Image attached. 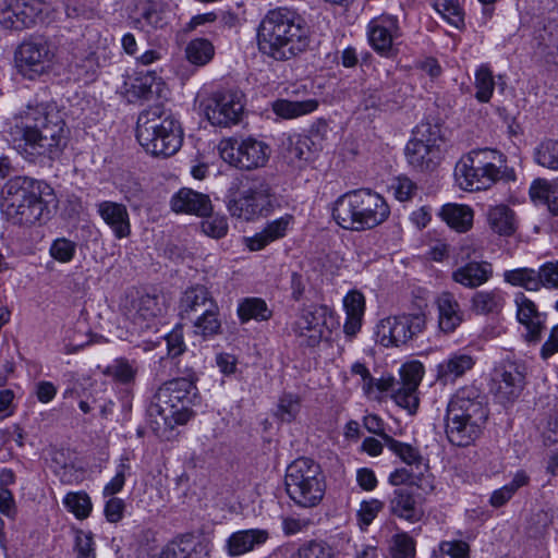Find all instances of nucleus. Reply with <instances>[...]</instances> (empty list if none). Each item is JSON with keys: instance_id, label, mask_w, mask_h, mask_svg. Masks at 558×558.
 Here are the masks:
<instances>
[{"instance_id": "obj_23", "label": "nucleus", "mask_w": 558, "mask_h": 558, "mask_svg": "<svg viewBox=\"0 0 558 558\" xmlns=\"http://www.w3.org/2000/svg\"><path fill=\"white\" fill-rule=\"evenodd\" d=\"M96 208L100 218L117 239L121 240L131 234L130 215L124 204L102 201L96 205Z\"/></svg>"}, {"instance_id": "obj_19", "label": "nucleus", "mask_w": 558, "mask_h": 558, "mask_svg": "<svg viewBox=\"0 0 558 558\" xmlns=\"http://www.w3.org/2000/svg\"><path fill=\"white\" fill-rule=\"evenodd\" d=\"M367 39L371 47L384 57H388L395 40L400 36L397 16L381 14L373 17L367 24Z\"/></svg>"}, {"instance_id": "obj_27", "label": "nucleus", "mask_w": 558, "mask_h": 558, "mask_svg": "<svg viewBox=\"0 0 558 558\" xmlns=\"http://www.w3.org/2000/svg\"><path fill=\"white\" fill-rule=\"evenodd\" d=\"M209 553V542L196 541L191 535H184L169 543L158 558H208Z\"/></svg>"}, {"instance_id": "obj_33", "label": "nucleus", "mask_w": 558, "mask_h": 558, "mask_svg": "<svg viewBox=\"0 0 558 558\" xmlns=\"http://www.w3.org/2000/svg\"><path fill=\"white\" fill-rule=\"evenodd\" d=\"M439 327L445 332H452L463 320V313L458 301L449 292H444L437 300Z\"/></svg>"}, {"instance_id": "obj_52", "label": "nucleus", "mask_w": 558, "mask_h": 558, "mask_svg": "<svg viewBox=\"0 0 558 558\" xmlns=\"http://www.w3.org/2000/svg\"><path fill=\"white\" fill-rule=\"evenodd\" d=\"M391 555L393 558H414L415 541L407 533L396 534L392 538Z\"/></svg>"}, {"instance_id": "obj_1", "label": "nucleus", "mask_w": 558, "mask_h": 558, "mask_svg": "<svg viewBox=\"0 0 558 558\" xmlns=\"http://www.w3.org/2000/svg\"><path fill=\"white\" fill-rule=\"evenodd\" d=\"M22 138L17 151L29 162L53 159L65 146V123L56 106H27L19 117Z\"/></svg>"}, {"instance_id": "obj_56", "label": "nucleus", "mask_w": 558, "mask_h": 558, "mask_svg": "<svg viewBox=\"0 0 558 558\" xmlns=\"http://www.w3.org/2000/svg\"><path fill=\"white\" fill-rule=\"evenodd\" d=\"M300 411V400L291 393L283 395L278 403L277 415L281 421L291 422Z\"/></svg>"}, {"instance_id": "obj_8", "label": "nucleus", "mask_w": 558, "mask_h": 558, "mask_svg": "<svg viewBox=\"0 0 558 558\" xmlns=\"http://www.w3.org/2000/svg\"><path fill=\"white\" fill-rule=\"evenodd\" d=\"M136 138L153 156L170 157L181 147L183 132L172 117H162L159 107L143 111L137 119Z\"/></svg>"}, {"instance_id": "obj_35", "label": "nucleus", "mask_w": 558, "mask_h": 558, "mask_svg": "<svg viewBox=\"0 0 558 558\" xmlns=\"http://www.w3.org/2000/svg\"><path fill=\"white\" fill-rule=\"evenodd\" d=\"M441 219L458 232H466L473 226L474 211L468 205L446 204L439 213Z\"/></svg>"}, {"instance_id": "obj_29", "label": "nucleus", "mask_w": 558, "mask_h": 558, "mask_svg": "<svg viewBox=\"0 0 558 558\" xmlns=\"http://www.w3.org/2000/svg\"><path fill=\"white\" fill-rule=\"evenodd\" d=\"M157 76L150 71H138L126 75L121 93L125 96L129 102H134L141 99H148L153 93V87L156 84Z\"/></svg>"}, {"instance_id": "obj_2", "label": "nucleus", "mask_w": 558, "mask_h": 558, "mask_svg": "<svg viewBox=\"0 0 558 558\" xmlns=\"http://www.w3.org/2000/svg\"><path fill=\"white\" fill-rule=\"evenodd\" d=\"M310 43V29L304 20L286 8L268 11L257 28L259 52L277 61L301 54Z\"/></svg>"}, {"instance_id": "obj_28", "label": "nucleus", "mask_w": 558, "mask_h": 558, "mask_svg": "<svg viewBox=\"0 0 558 558\" xmlns=\"http://www.w3.org/2000/svg\"><path fill=\"white\" fill-rule=\"evenodd\" d=\"M475 365V359L469 353L457 351L449 354L437 365V380L442 384H453Z\"/></svg>"}, {"instance_id": "obj_61", "label": "nucleus", "mask_w": 558, "mask_h": 558, "mask_svg": "<svg viewBox=\"0 0 558 558\" xmlns=\"http://www.w3.org/2000/svg\"><path fill=\"white\" fill-rule=\"evenodd\" d=\"M439 550L450 558H470V546L464 541H442Z\"/></svg>"}, {"instance_id": "obj_54", "label": "nucleus", "mask_w": 558, "mask_h": 558, "mask_svg": "<svg viewBox=\"0 0 558 558\" xmlns=\"http://www.w3.org/2000/svg\"><path fill=\"white\" fill-rule=\"evenodd\" d=\"M75 558H96V548L90 532L77 531L74 541Z\"/></svg>"}, {"instance_id": "obj_22", "label": "nucleus", "mask_w": 558, "mask_h": 558, "mask_svg": "<svg viewBox=\"0 0 558 558\" xmlns=\"http://www.w3.org/2000/svg\"><path fill=\"white\" fill-rule=\"evenodd\" d=\"M171 209L177 214H189L199 217L209 215L213 210L208 195L189 187H182L170 199Z\"/></svg>"}, {"instance_id": "obj_44", "label": "nucleus", "mask_w": 558, "mask_h": 558, "mask_svg": "<svg viewBox=\"0 0 558 558\" xmlns=\"http://www.w3.org/2000/svg\"><path fill=\"white\" fill-rule=\"evenodd\" d=\"M185 56L189 62L203 66L210 62L215 56V47L206 38H195L189 41L185 47Z\"/></svg>"}, {"instance_id": "obj_14", "label": "nucleus", "mask_w": 558, "mask_h": 558, "mask_svg": "<svg viewBox=\"0 0 558 558\" xmlns=\"http://www.w3.org/2000/svg\"><path fill=\"white\" fill-rule=\"evenodd\" d=\"M272 205L270 187L264 182H254L242 186L228 197V210L231 216L246 221L268 211Z\"/></svg>"}, {"instance_id": "obj_38", "label": "nucleus", "mask_w": 558, "mask_h": 558, "mask_svg": "<svg viewBox=\"0 0 558 558\" xmlns=\"http://www.w3.org/2000/svg\"><path fill=\"white\" fill-rule=\"evenodd\" d=\"M318 108L316 99H306L302 101H292L288 99H277L271 104L274 113L282 119H295L314 112Z\"/></svg>"}, {"instance_id": "obj_3", "label": "nucleus", "mask_w": 558, "mask_h": 558, "mask_svg": "<svg viewBox=\"0 0 558 558\" xmlns=\"http://www.w3.org/2000/svg\"><path fill=\"white\" fill-rule=\"evenodd\" d=\"M53 189L26 175L11 178L1 190V206L20 225L45 223L57 207Z\"/></svg>"}, {"instance_id": "obj_43", "label": "nucleus", "mask_w": 558, "mask_h": 558, "mask_svg": "<svg viewBox=\"0 0 558 558\" xmlns=\"http://www.w3.org/2000/svg\"><path fill=\"white\" fill-rule=\"evenodd\" d=\"M238 315L242 323L251 319L268 320L272 312L268 308L267 303L259 298H246L239 303Z\"/></svg>"}, {"instance_id": "obj_30", "label": "nucleus", "mask_w": 558, "mask_h": 558, "mask_svg": "<svg viewBox=\"0 0 558 558\" xmlns=\"http://www.w3.org/2000/svg\"><path fill=\"white\" fill-rule=\"evenodd\" d=\"M391 513L411 523L418 522L423 515V508L415 496L407 488H398L393 492L389 502Z\"/></svg>"}, {"instance_id": "obj_17", "label": "nucleus", "mask_w": 558, "mask_h": 558, "mask_svg": "<svg viewBox=\"0 0 558 558\" xmlns=\"http://www.w3.org/2000/svg\"><path fill=\"white\" fill-rule=\"evenodd\" d=\"M45 3L40 0H0V25L22 31L41 20Z\"/></svg>"}, {"instance_id": "obj_57", "label": "nucleus", "mask_w": 558, "mask_h": 558, "mask_svg": "<svg viewBox=\"0 0 558 558\" xmlns=\"http://www.w3.org/2000/svg\"><path fill=\"white\" fill-rule=\"evenodd\" d=\"M203 232L211 238L221 239L228 232V221L223 216H211L202 221Z\"/></svg>"}, {"instance_id": "obj_48", "label": "nucleus", "mask_w": 558, "mask_h": 558, "mask_svg": "<svg viewBox=\"0 0 558 558\" xmlns=\"http://www.w3.org/2000/svg\"><path fill=\"white\" fill-rule=\"evenodd\" d=\"M63 506L78 520L86 519L93 508L92 500L85 492L68 493L63 498Z\"/></svg>"}, {"instance_id": "obj_62", "label": "nucleus", "mask_w": 558, "mask_h": 558, "mask_svg": "<svg viewBox=\"0 0 558 558\" xmlns=\"http://www.w3.org/2000/svg\"><path fill=\"white\" fill-rule=\"evenodd\" d=\"M542 287L547 289H558V259L547 262L539 267Z\"/></svg>"}, {"instance_id": "obj_5", "label": "nucleus", "mask_w": 558, "mask_h": 558, "mask_svg": "<svg viewBox=\"0 0 558 558\" xmlns=\"http://www.w3.org/2000/svg\"><path fill=\"white\" fill-rule=\"evenodd\" d=\"M488 416L484 398L475 387H463L450 399L446 412V435L458 447L472 444Z\"/></svg>"}, {"instance_id": "obj_12", "label": "nucleus", "mask_w": 558, "mask_h": 558, "mask_svg": "<svg viewBox=\"0 0 558 558\" xmlns=\"http://www.w3.org/2000/svg\"><path fill=\"white\" fill-rule=\"evenodd\" d=\"M425 328L424 313H404L383 318L376 326V338L383 347H400L416 338Z\"/></svg>"}, {"instance_id": "obj_13", "label": "nucleus", "mask_w": 558, "mask_h": 558, "mask_svg": "<svg viewBox=\"0 0 558 558\" xmlns=\"http://www.w3.org/2000/svg\"><path fill=\"white\" fill-rule=\"evenodd\" d=\"M244 95L238 89H219L202 102L206 119L214 126L230 128L238 124L244 112Z\"/></svg>"}, {"instance_id": "obj_60", "label": "nucleus", "mask_w": 558, "mask_h": 558, "mask_svg": "<svg viewBox=\"0 0 558 558\" xmlns=\"http://www.w3.org/2000/svg\"><path fill=\"white\" fill-rule=\"evenodd\" d=\"M384 504L378 499L363 501L357 511V518L363 526H368L383 509Z\"/></svg>"}, {"instance_id": "obj_53", "label": "nucleus", "mask_w": 558, "mask_h": 558, "mask_svg": "<svg viewBox=\"0 0 558 558\" xmlns=\"http://www.w3.org/2000/svg\"><path fill=\"white\" fill-rule=\"evenodd\" d=\"M49 252L56 260L69 263L75 255L76 243L65 238H59L52 242Z\"/></svg>"}, {"instance_id": "obj_31", "label": "nucleus", "mask_w": 558, "mask_h": 558, "mask_svg": "<svg viewBox=\"0 0 558 558\" xmlns=\"http://www.w3.org/2000/svg\"><path fill=\"white\" fill-rule=\"evenodd\" d=\"M284 157L290 163L311 160L320 147L308 135H288L282 142Z\"/></svg>"}, {"instance_id": "obj_26", "label": "nucleus", "mask_w": 558, "mask_h": 558, "mask_svg": "<svg viewBox=\"0 0 558 558\" xmlns=\"http://www.w3.org/2000/svg\"><path fill=\"white\" fill-rule=\"evenodd\" d=\"M216 301L210 291L201 284L187 288L179 304V314L183 319H193L197 314L205 312V308H214Z\"/></svg>"}, {"instance_id": "obj_24", "label": "nucleus", "mask_w": 558, "mask_h": 558, "mask_svg": "<svg viewBox=\"0 0 558 558\" xmlns=\"http://www.w3.org/2000/svg\"><path fill=\"white\" fill-rule=\"evenodd\" d=\"M494 275L493 265L486 260H471L457 267L452 280L468 289H476L490 280Z\"/></svg>"}, {"instance_id": "obj_36", "label": "nucleus", "mask_w": 558, "mask_h": 558, "mask_svg": "<svg viewBox=\"0 0 558 558\" xmlns=\"http://www.w3.org/2000/svg\"><path fill=\"white\" fill-rule=\"evenodd\" d=\"M487 221L490 229L501 236H510L517 230L514 211L507 205H496L488 209Z\"/></svg>"}, {"instance_id": "obj_6", "label": "nucleus", "mask_w": 558, "mask_h": 558, "mask_svg": "<svg viewBox=\"0 0 558 558\" xmlns=\"http://www.w3.org/2000/svg\"><path fill=\"white\" fill-rule=\"evenodd\" d=\"M390 215L386 199L369 189L350 191L333 204L332 217L345 230L364 231L385 222Z\"/></svg>"}, {"instance_id": "obj_37", "label": "nucleus", "mask_w": 558, "mask_h": 558, "mask_svg": "<svg viewBox=\"0 0 558 558\" xmlns=\"http://www.w3.org/2000/svg\"><path fill=\"white\" fill-rule=\"evenodd\" d=\"M471 311L476 315L498 314L505 304L504 293L499 289L482 290L471 298Z\"/></svg>"}, {"instance_id": "obj_11", "label": "nucleus", "mask_w": 558, "mask_h": 558, "mask_svg": "<svg viewBox=\"0 0 558 558\" xmlns=\"http://www.w3.org/2000/svg\"><path fill=\"white\" fill-rule=\"evenodd\" d=\"M123 315L131 323L133 332L138 335L158 330L168 312V302L161 294H145L123 305Z\"/></svg>"}, {"instance_id": "obj_25", "label": "nucleus", "mask_w": 558, "mask_h": 558, "mask_svg": "<svg viewBox=\"0 0 558 558\" xmlns=\"http://www.w3.org/2000/svg\"><path fill=\"white\" fill-rule=\"evenodd\" d=\"M269 538V533L264 529H248L233 532L225 544V550L229 557H239L264 545Z\"/></svg>"}, {"instance_id": "obj_7", "label": "nucleus", "mask_w": 558, "mask_h": 558, "mask_svg": "<svg viewBox=\"0 0 558 558\" xmlns=\"http://www.w3.org/2000/svg\"><path fill=\"white\" fill-rule=\"evenodd\" d=\"M454 175L464 191L487 190L500 180H514V171L508 168L506 157L490 148L473 149L456 165Z\"/></svg>"}, {"instance_id": "obj_21", "label": "nucleus", "mask_w": 558, "mask_h": 558, "mask_svg": "<svg viewBox=\"0 0 558 558\" xmlns=\"http://www.w3.org/2000/svg\"><path fill=\"white\" fill-rule=\"evenodd\" d=\"M524 377L514 367L502 368L495 372L490 390L498 402L511 403L519 398L523 389Z\"/></svg>"}, {"instance_id": "obj_9", "label": "nucleus", "mask_w": 558, "mask_h": 558, "mask_svg": "<svg viewBox=\"0 0 558 558\" xmlns=\"http://www.w3.org/2000/svg\"><path fill=\"white\" fill-rule=\"evenodd\" d=\"M284 484L290 499L303 508L316 507L326 490L319 464L308 458L296 459L287 468Z\"/></svg>"}, {"instance_id": "obj_34", "label": "nucleus", "mask_w": 558, "mask_h": 558, "mask_svg": "<svg viewBox=\"0 0 558 558\" xmlns=\"http://www.w3.org/2000/svg\"><path fill=\"white\" fill-rule=\"evenodd\" d=\"M283 558H336L333 548L324 541L312 539L299 547L291 545L280 548Z\"/></svg>"}, {"instance_id": "obj_32", "label": "nucleus", "mask_w": 558, "mask_h": 558, "mask_svg": "<svg viewBox=\"0 0 558 558\" xmlns=\"http://www.w3.org/2000/svg\"><path fill=\"white\" fill-rule=\"evenodd\" d=\"M343 307L345 311L344 333L348 337H354L362 327L365 312V298L357 290L349 291L343 298Z\"/></svg>"}, {"instance_id": "obj_55", "label": "nucleus", "mask_w": 558, "mask_h": 558, "mask_svg": "<svg viewBox=\"0 0 558 558\" xmlns=\"http://www.w3.org/2000/svg\"><path fill=\"white\" fill-rule=\"evenodd\" d=\"M389 189L393 196L400 202H407L411 199L417 190L416 184L408 177L395 178Z\"/></svg>"}, {"instance_id": "obj_20", "label": "nucleus", "mask_w": 558, "mask_h": 558, "mask_svg": "<svg viewBox=\"0 0 558 558\" xmlns=\"http://www.w3.org/2000/svg\"><path fill=\"white\" fill-rule=\"evenodd\" d=\"M517 318L525 327V339L530 342L541 340V335L545 329L546 315L538 312L534 302L527 299L523 293L515 295Z\"/></svg>"}, {"instance_id": "obj_39", "label": "nucleus", "mask_w": 558, "mask_h": 558, "mask_svg": "<svg viewBox=\"0 0 558 558\" xmlns=\"http://www.w3.org/2000/svg\"><path fill=\"white\" fill-rule=\"evenodd\" d=\"M530 196L533 201H539L547 205L550 213L558 215V178L548 181L537 179L530 186Z\"/></svg>"}, {"instance_id": "obj_50", "label": "nucleus", "mask_w": 558, "mask_h": 558, "mask_svg": "<svg viewBox=\"0 0 558 558\" xmlns=\"http://www.w3.org/2000/svg\"><path fill=\"white\" fill-rule=\"evenodd\" d=\"M435 10L450 25L459 28L464 23V14L458 0H435Z\"/></svg>"}, {"instance_id": "obj_58", "label": "nucleus", "mask_w": 558, "mask_h": 558, "mask_svg": "<svg viewBox=\"0 0 558 558\" xmlns=\"http://www.w3.org/2000/svg\"><path fill=\"white\" fill-rule=\"evenodd\" d=\"M413 138L422 140V143L430 144L436 148L437 142L441 138L440 128L429 122H422L415 128Z\"/></svg>"}, {"instance_id": "obj_40", "label": "nucleus", "mask_w": 558, "mask_h": 558, "mask_svg": "<svg viewBox=\"0 0 558 558\" xmlns=\"http://www.w3.org/2000/svg\"><path fill=\"white\" fill-rule=\"evenodd\" d=\"M435 147L415 138L408 142L405 156L409 163L418 170H428L434 165Z\"/></svg>"}, {"instance_id": "obj_51", "label": "nucleus", "mask_w": 558, "mask_h": 558, "mask_svg": "<svg viewBox=\"0 0 558 558\" xmlns=\"http://www.w3.org/2000/svg\"><path fill=\"white\" fill-rule=\"evenodd\" d=\"M131 472V465L128 457H121L120 462L117 466L116 475L111 478V481L104 487V495L114 496L124 486L126 475Z\"/></svg>"}, {"instance_id": "obj_45", "label": "nucleus", "mask_w": 558, "mask_h": 558, "mask_svg": "<svg viewBox=\"0 0 558 558\" xmlns=\"http://www.w3.org/2000/svg\"><path fill=\"white\" fill-rule=\"evenodd\" d=\"M533 160L548 170L558 171V141L545 138L534 148Z\"/></svg>"}, {"instance_id": "obj_16", "label": "nucleus", "mask_w": 558, "mask_h": 558, "mask_svg": "<svg viewBox=\"0 0 558 558\" xmlns=\"http://www.w3.org/2000/svg\"><path fill=\"white\" fill-rule=\"evenodd\" d=\"M219 150L225 161L242 170L264 167L270 154L266 143L253 137L241 141L235 138L225 140L220 143Z\"/></svg>"}, {"instance_id": "obj_63", "label": "nucleus", "mask_w": 558, "mask_h": 558, "mask_svg": "<svg viewBox=\"0 0 558 558\" xmlns=\"http://www.w3.org/2000/svg\"><path fill=\"white\" fill-rule=\"evenodd\" d=\"M58 388L57 386L48 380H40L34 386V396L41 403L51 402L57 396Z\"/></svg>"}, {"instance_id": "obj_59", "label": "nucleus", "mask_w": 558, "mask_h": 558, "mask_svg": "<svg viewBox=\"0 0 558 558\" xmlns=\"http://www.w3.org/2000/svg\"><path fill=\"white\" fill-rule=\"evenodd\" d=\"M291 220L292 217L286 215L267 223V226L262 231L265 233V235L268 238L270 242H274L286 235L288 228L291 223Z\"/></svg>"}, {"instance_id": "obj_49", "label": "nucleus", "mask_w": 558, "mask_h": 558, "mask_svg": "<svg viewBox=\"0 0 558 558\" xmlns=\"http://www.w3.org/2000/svg\"><path fill=\"white\" fill-rule=\"evenodd\" d=\"M475 98L480 102H488L495 89V81L492 71L486 65H481L475 72L474 82Z\"/></svg>"}, {"instance_id": "obj_46", "label": "nucleus", "mask_w": 558, "mask_h": 558, "mask_svg": "<svg viewBox=\"0 0 558 558\" xmlns=\"http://www.w3.org/2000/svg\"><path fill=\"white\" fill-rule=\"evenodd\" d=\"M384 441L387 448L405 464L418 465L422 463L423 457L418 448L410 444L399 441L389 435H384Z\"/></svg>"}, {"instance_id": "obj_10", "label": "nucleus", "mask_w": 558, "mask_h": 558, "mask_svg": "<svg viewBox=\"0 0 558 558\" xmlns=\"http://www.w3.org/2000/svg\"><path fill=\"white\" fill-rule=\"evenodd\" d=\"M335 325L333 312L330 307L312 304L301 311L292 324V331L301 345L314 348L330 336Z\"/></svg>"}, {"instance_id": "obj_18", "label": "nucleus", "mask_w": 558, "mask_h": 558, "mask_svg": "<svg viewBox=\"0 0 558 558\" xmlns=\"http://www.w3.org/2000/svg\"><path fill=\"white\" fill-rule=\"evenodd\" d=\"M423 375V364L417 361L405 363L400 368V379L395 387L391 398L410 414L415 413L418 408L417 388Z\"/></svg>"}, {"instance_id": "obj_15", "label": "nucleus", "mask_w": 558, "mask_h": 558, "mask_svg": "<svg viewBox=\"0 0 558 558\" xmlns=\"http://www.w3.org/2000/svg\"><path fill=\"white\" fill-rule=\"evenodd\" d=\"M56 59V47L44 39L25 40L15 51L17 71L31 80L49 72Z\"/></svg>"}, {"instance_id": "obj_47", "label": "nucleus", "mask_w": 558, "mask_h": 558, "mask_svg": "<svg viewBox=\"0 0 558 558\" xmlns=\"http://www.w3.org/2000/svg\"><path fill=\"white\" fill-rule=\"evenodd\" d=\"M219 307L214 304V308H205V312L201 313L194 319L195 333L202 335L203 337H213L219 333L221 323L218 318Z\"/></svg>"}, {"instance_id": "obj_4", "label": "nucleus", "mask_w": 558, "mask_h": 558, "mask_svg": "<svg viewBox=\"0 0 558 558\" xmlns=\"http://www.w3.org/2000/svg\"><path fill=\"white\" fill-rule=\"evenodd\" d=\"M196 391L194 383L186 378H175L162 384L147 408L151 429L162 436L175 426L186 424L193 414Z\"/></svg>"}, {"instance_id": "obj_64", "label": "nucleus", "mask_w": 558, "mask_h": 558, "mask_svg": "<svg viewBox=\"0 0 558 558\" xmlns=\"http://www.w3.org/2000/svg\"><path fill=\"white\" fill-rule=\"evenodd\" d=\"M111 498L105 505L106 519L111 523L119 522L123 517L125 504L122 499L110 496Z\"/></svg>"}, {"instance_id": "obj_41", "label": "nucleus", "mask_w": 558, "mask_h": 558, "mask_svg": "<svg viewBox=\"0 0 558 558\" xmlns=\"http://www.w3.org/2000/svg\"><path fill=\"white\" fill-rule=\"evenodd\" d=\"M138 368V363L135 360L130 361L125 357H119L107 366L105 373L117 383L130 386L135 383Z\"/></svg>"}, {"instance_id": "obj_42", "label": "nucleus", "mask_w": 558, "mask_h": 558, "mask_svg": "<svg viewBox=\"0 0 558 558\" xmlns=\"http://www.w3.org/2000/svg\"><path fill=\"white\" fill-rule=\"evenodd\" d=\"M506 282L522 287L529 291H538L542 288L541 270L532 268H518L506 270L504 274Z\"/></svg>"}]
</instances>
